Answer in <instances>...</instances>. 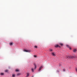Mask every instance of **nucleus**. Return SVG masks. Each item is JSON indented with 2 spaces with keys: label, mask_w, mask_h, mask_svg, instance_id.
Listing matches in <instances>:
<instances>
[{
  "label": "nucleus",
  "mask_w": 77,
  "mask_h": 77,
  "mask_svg": "<svg viewBox=\"0 0 77 77\" xmlns=\"http://www.w3.org/2000/svg\"><path fill=\"white\" fill-rule=\"evenodd\" d=\"M69 57V58H71V59H72L73 58H75V57H76V56H75V55H74L73 56H69L68 57Z\"/></svg>",
  "instance_id": "nucleus-1"
},
{
  "label": "nucleus",
  "mask_w": 77,
  "mask_h": 77,
  "mask_svg": "<svg viewBox=\"0 0 77 77\" xmlns=\"http://www.w3.org/2000/svg\"><path fill=\"white\" fill-rule=\"evenodd\" d=\"M52 56H56V55H55V52H52L51 53Z\"/></svg>",
  "instance_id": "nucleus-2"
},
{
  "label": "nucleus",
  "mask_w": 77,
  "mask_h": 77,
  "mask_svg": "<svg viewBox=\"0 0 77 77\" xmlns=\"http://www.w3.org/2000/svg\"><path fill=\"white\" fill-rule=\"evenodd\" d=\"M44 68V66H41V67H40L38 70L39 71H41V68Z\"/></svg>",
  "instance_id": "nucleus-3"
},
{
  "label": "nucleus",
  "mask_w": 77,
  "mask_h": 77,
  "mask_svg": "<svg viewBox=\"0 0 77 77\" xmlns=\"http://www.w3.org/2000/svg\"><path fill=\"white\" fill-rule=\"evenodd\" d=\"M23 51H25V52H30V51L24 50H23Z\"/></svg>",
  "instance_id": "nucleus-4"
},
{
  "label": "nucleus",
  "mask_w": 77,
  "mask_h": 77,
  "mask_svg": "<svg viewBox=\"0 0 77 77\" xmlns=\"http://www.w3.org/2000/svg\"><path fill=\"white\" fill-rule=\"evenodd\" d=\"M55 47H60V46L59 45H56L55 46Z\"/></svg>",
  "instance_id": "nucleus-5"
},
{
  "label": "nucleus",
  "mask_w": 77,
  "mask_h": 77,
  "mask_svg": "<svg viewBox=\"0 0 77 77\" xmlns=\"http://www.w3.org/2000/svg\"><path fill=\"white\" fill-rule=\"evenodd\" d=\"M66 46L67 47H68L69 48L70 50H71V47H70V46H69L68 45H66Z\"/></svg>",
  "instance_id": "nucleus-6"
},
{
  "label": "nucleus",
  "mask_w": 77,
  "mask_h": 77,
  "mask_svg": "<svg viewBox=\"0 0 77 77\" xmlns=\"http://www.w3.org/2000/svg\"><path fill=\"white\" fill-rule=\"evenodd\" d=\"M73 52L75 53V52L77 51V50L76 49H73Z\"/></svg>",
  "instance_id": "nucleus-7"
},
{
  "label": "nucleus",
  "mask_w": 77,
  "mask_h": 77,
  "mask_svg": "<svg viewBox=\"0 0 77 77\" xmlns=\"http://www.w3.org/2000/svg\"><path fill=\"white\" fill-rule=\"evenodd\" d=\"M15 74H12V77H15Z\"/></svg>",
  "instance_id": "nucleus-8"
},
{
  "label": "nucleus",
  "mask_w": 77,
  "mask_h": 77,
  "mask_svg": "<svg viewBox=\"0 0 77 77\" xmlns=\"http://www.w3.org/2000/svg\"><path fill=\"white\" fill-rule=\"evenodd\" d=\"M49 51H51V52L53 51V49H50Z\"/></svg>",
  "instance_id": "nucleus-9"
},
{
  "label": "nucleus",
  "mask_w": 77,
  "mask_h": 77,
  "mask_svg": "<svg viewBox=\"0 0 77 77\" xmlns=\"http://www.w3.org/2000/svg\"><path fill=\"white\" fill-rule=\"evenodd\" d=\"M9 44H10V45H13V43L12 42L10 43Z\"/></svg>",
  "instance_id": "nucleus-10"
},
{
  "label": "nucleus",
  "mask_w": 77,
  "mask_h": 77,
  "mask_svg": "<svg viewBox=\"0 0 77 77\" xmlns=\"http://www.w3.org/2000/svg\"><path fill=\"white\" fill-rule=\"evenodd\" d=\"M34 66L35 67V69H36V68H37L36 66V64H34Z\"/></svg>",
  "instance_id": "nucleus-11"
},
{
  "label": "nucleus",
  "mask_w": 77,
  "mask_h": 77,
  "mask_svg": "<svg viewBox=\"0 0 77 77\" xmlns=\"http://www.w3.org/2000/svg\"><path fill=\"white\" fill-rule=\"evenodd\" d=\"M0 75H4V73H1L0 74Z\"/></svg>",
  "instance_id": "nucleus-12"
},
{
  "label": "nucleus",
  "mask_w": 77,
  "mask_h": 77,
  "mask_svg": "<svg viewBox=\"0 0 77 77\" xmlns=\"http://www.w3.org/2000/svg\"><path fill=\"white\" fill-rule=\"evenodd\" d=\"M5 72H8V70L7 69H6L5 71Z\"/></svg>",
  "instance_id": "nucleus-13"
},
{
  "label": "nucleus",
  "mask_w": 77,
  "mask_h": 77,
  "mask_svg": "<svg viewBox=\"0 0 77 77\" xmlns=\"http://www.w3.org/2000/svg\"><path fill=\"white\" fill-rule=\"evenodd\" d=\"M31 71H32V72H34V71L33 70V69H32Z\"/></svg>",
  "instance_id": "nucleus-14"
},
{
  "label": "nucleus",
  "mask_w": 77,
  "mask_h": 77,
  "mask_svg": "<svg viewBox=\"0 0 77 77\" xmlns=\"http://www.w3.org/2000/svg\"><path fill=\"white\" fill-rule=\"evenodd\" d=\"M60 45H61V46H62V45H63V44H62V43H60Z\"/></svg>",
  "instance_id": "nucleus-15"
},
{
  "label": "nucleus",
  "mask_w": 77,
  "mask_h": 77,
  "mask_svg": "<svg viewBox=\"0 0 77 77\" xmlns=\"http://www.w3.org/2000/svg\"><path fill=\"white\" fill-rule=\"evenodd\" d=\"M16 72H18V71H19V70H18V69H16Z\"/></svg>",
  "instance_id": "nucleus-16"
},
{
  "label": "nucleus",
  "mask_w": 77,
  "mask_h": 77,
  "mask_svg": "<svg viewBox=\"0 0 77 77\" xmlns=\"http://www.w3.org/2000/svg\"><path fill=\"white\" fill-rule=\"evenodd\" d=\"M29 73H27V75H26L27 77H28V76H29Z\"/></svg>",
  "instance_id": "nucleus-17"
},
{
  "label": "nucleus",
  "mask_w": 77,
  "mask_h": 77,
  "mask_svg": "<svg viewBox=\"0 0 77 77\" xmlns=\"http://www.w3.org/2000/svg\"><path fill=\"white\" fill-rule=\"evenodd\" d=\"M17 75H20V73H18L17 74Z\"/></svg>",
  "instance_id": "nucleus-18"
},
{
  "label": "nucleus",
  "mask_w": 77,
  "mask_h": 77,
  "mask_svg": "<svg viewBox=\"0 0 77 77\" xmlns=\"http://www.w3.org/2000/svg\"><path fill=\"white\" fill-rule=\"evenodd\" d=\"M34 47H35V48H37V46H34Z\"/></svg>",
  "instance_id": "nucleus-19"
},
{
  "label": "nucleus",
  "mask_w": 77,
  "mask_h": 77,
  "mask_svg": "<svg viewBox=\"0 0 77 77\" xmlns=\"http://www.w3.org/2000/svg\"><path fill=\"white\" fill-rule=\"evenodd\" d=\"M34 57H36V55H34Z\"/></svg>",
  "instance_id": "nucleus-20"
},
{
  "label": "nucleus",
  "mask_w": 77,
  "mask_h": 77,
  "mask_svg": "<svg viewBox=\"0 0 77 77\" xmlns=\"http://www.w3.org/2000/svg\"><path fill=\"white\" fill-rule=\"evenodd\" d=\"M63 71H65V69H64L63 70Z\"/></svg>",
  "instance_id": "nucleus-21"
}]
</instances>
